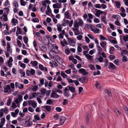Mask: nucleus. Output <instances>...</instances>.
Masks as SVG:
<instances>
[{"label":"nucleus","instance_id":"nucleus-1","mask_svg":"<svg viewBox=\"0 0 128 128\" xmlns=\"http://www.w3.org/2000/svg\"><path fill=\"white\" fill-rule=\"evenodd\" d=\"M48 50H52V52L58 54L59 52L58 47L56 44H54L50 43L48 45Z\"/></svg>","mask_w":128,"mask_h":128},{"label":"nucleus","instance_id":"nucleus-2","mask_svg":"<svg viewBox=\"0 0 128 128\" xmlns=\"http://www.w3.org/2000/svg\"><path fill=\"white\" fill-rule=\"evenodd\" d=\"M62 94V92L61 90L57 89L52 91L51 94V97L54 98H57L61 96V94Z\"/></svg>","mask_w":128,"mask_h":128},{"label":"nucleus","instance_id":"nucleus-3","mask_svg":"<svg viewBox=\"0 0 128 128\" xmlns=\"http://www.w3.org/2000/svg\"><path fill=\"white\" fill-rule=\"evenodd\" d=\"M4 92L5 93H10L12 92L10 87L9 85H7L4 87Z\"/></svg>","mask_w":128,"mask_h":128},{"label":"nucleus","instance_id":"nucleus-4","mask_svg":"<svg viewBox=\"0 0 128 128\" xmlns=\"http://www.w3.org/2000/svg\"><path fill=\"white\" fill-rule=\"evenodd\" d=\"M35 70L32 69L27 70L26 71V74L28 76L34 75L35 74Z\"/></svg>","mask_w":128,"mask_h":128},{"label":"nucleus","instance_id":"nucleus-5","mask_svg":"<svg viewBox=\"0 0 128 128\" xmlns=\"http://www.w3.org/2000/svg\"><path fill=\"white\" fill-rule=\"evenodd\" d=\"M15 85L16 88H18L20 89L23 88L24 87V86L23 84L19 83L17 82H15Z\"/></svg>","mask_w":128,"mask_h":128},{"label":"nucleus","instance_id":"nucleus-6","mask_svg":"<svg viewBox=\"0 0 128 128\" xmlns=\"http://www.w3.org/2000/svg\"><path fill=\"white\" fill-rule=\"evenodd\" d=\"M65 18L67 19L70 20L71 19L72 17L68 11H66L64 14Z\"/></svg>","mask_w":128,"mask_h":128},{"label":"nucleus","instance_id":"nucleus-7","mask_svg":"<svg viewBox=\"0 0 128 128\" xmlns=\"http://www.w3.org/2000/svg\"><path fill=\"white\" fill-rule=\"evenodd\" d=\"M104 92L105 94H107L108 97H111L112 96V93L110 89H108L106 88L104 90Z\"/></svg>","mask_w":128,"mask_h":128},{"label":"nucleus","instance_id":"nucleus-8","mask_svg":"<svg viewBox=\"0 0 128 128\" xmlns=\"http://www.w3.org/2000/svg\"><path fill=\"white\" fill-rule=\"evenodd\" d=\"M7 46L6 50L7 51L9 52L10 53H12V50L11 48L9 42H7Z\"/></svg>","mask_w":128,"mask_h":128},{"label":"nucleus","instance_id":"nucleus-9","mask_svg":"<svg viewBox=\"0 0 128 128\" xmlns=\"http://www.w3.org/2000/svg\"><path fill=\"white\" fill-rule=\"evenodd\" d=\"M28 104L29 105H31L34 108H35L37 106L36 103L33 100L28 101Z\"/></svg>","mask_w":128,"mask_h":128},{"label":"nucleus","instance_id":"nucleus-10","mask_svg":"<svg viewBox=\"0 0 128 128\" xmlns=\"http://www.w3.org/2000/svg\"><path fill=\"white\" fill-rule=\"evenodd\" d=\"M39 48L40 50L43 52H45L47 50L46 47L42 44L40 45Z\"/></svg>","mask_w":128,"mask_h":128},{"label":"nucleus","instance_id":"nucleus-11","mask_svg":"<svg viewBox=\"0 0 128 128\" xmlns=\"http://www.w3.org/2000/svg\"><path fill=\"white\" fill-rule=\"evenodd\" d=\"M30 64H31L32 66L35 67L38 66V63L36 61H31Z\"/></svg>","mask_w":128,"mask_h":128},{"label":"nucleus","instance_id":"nucleus-12","mask_svg":"<svg viewBox=\"0 0 128 128\" xmlns=\"http://www.w3.org/2000/svg\"><path fill=\"white\" fill-rule=\"evenodd\" d=\"M38 67L42 71L44 70L46 72L48 71L47 68L46 67H44L42 65L40 64L38 65Z\"/></svg>","mask_w":128,"mask_h":128},{"label":"nucleus","instance_id":"nucleus-13","mask_svg":"<svg viewBox=\"0 0 128 128\" xmlns=\"http://www.w3.org/2000/svg\"><path fill=\"white\" fill-rule=\"evenodd\" d=\"M78 28H73L72 30L74 32V35L77 36L80 34Z\"/></svg>","mask_w":128,"mask_h":128},{"label":"nucleus","instance_id":"nucleus-14","mask_svg":"<svg viewBox=\"0 0 128 128\" xmlns=\"http://www.w3.org/2000/svg\"><path fill=\"white\" fill-rule=\"evenodd\" d=\"M109 66L108 67V68L110 69H111L112 70H114L116 68V66L113 63L109 62Z\"/></svg>","mask_w":128,"mask_h":128},{"label":"nucleus","instance_id":"nucleus-15","mask_svg":"<svg viewBox=\"0 0 128 128\" xmlns=\"http://www.w3.org/2000/svg\"><path fill=\"white\" fill-rule=\"evenodd\" d=\"M13 61V60L12 57H10L9 58V60H8L7 64L8 66L10 67L12 65V62Z\"/></svg>","mask_w":128,"mask_h":128},{"label":"nucleus","instance_id":"nucleus-16","mask_svg":"<svg viewBox=\"0 0 128 128\" xmlns=\"http://www.w3.org/2000/svg\"><path fill=\"white\" fill-rule=\"evenodd\" d=\"M66 120V118L64 116H62L61 117L60 120V124L59 126H60L62 125L64 123Z\"/></svg>","mask_w":128,"mask_h":128},{"label":"nucleus","instance_id":"nucleus-17","mask_svg":"<svg viewBox=\"0 0 128 128\" xmlns=\"http://www.w3.org/2000/svg\"><path fill=\"white\" fill-rule=\"evenodd\" d=\"M68 42L69 45L71 46H74L75 45L76 42L72 40L68 39Z\"/></svg>","mask_w":128,"mask_h":128},{"label":"nucleus","instance_id":"nucleus-18","mask_svg":"<svg viewBox=\"0 0 128 128\" xmlns=\"http://www.w3.org/2000/svg\"><path fill=\"white\" fill-rule=\"evenodd\" d=\"M78 71L80 73H82L84 75L87 74H88V72H86L84 68H81Z\"/></svg>","mask_w":128,"mask_h":128},{"label":"nucleus","instance_id":"nucleus-19","mask_svg":"<svg viewBox=\"0 0 128 128\" xmlns=\"http://www.w3.org/2000/svg\"><path fill=\"white\" fill-rule=\"evenodd\" d=\"M53 7L54 8H61V4L59 3H56L53 5Z\"/></svg>","mask_w":128,"mask_h":128},{"label":"nucleus","instance_id":"nucleus-20","mask_svg":"<svg viewBox=\"0 0 128 128\" xmlns=\"http://www.w3.org/2000/svg\"><path fill=\"white\" fill-rule=\"evenodd\" d=\"M18 20L15 18H13L11 20V23L13 26H15L16 24L18 23Z\"/></svg>","mask_w":128,"mask_h":128},{"label":"nucleus","instance_id":"nucleus-21","mask_svg":"<svg viewBox=\"0 0 128 128\" xmlns=\"http://www.w3.org/2000/svg\"><path fill=\"white\" fill-rule=\"evenodd\" d=\"M79 80L82 83H84L87 81V79L86 78L82 77L79 79Z\"/></svg>","mask_w":128,"mask_h":128},{"label":"nucleus","instance_id":"nucleus-22","mask_svg":"<svg viewBox=\"0 0 128 128\" xmlns=\"http://www.w3.org/2000/svg\"><path fill=\"white\" fill-rule=\"evenodd\" d=\"M34 119L33 120L34 122H36L37 120L39 121L40 120V118L39 116L37 115L36 114L34 116Z\"/></svg>","mask_w":128,"mask_h":128},{"label":"nucleus","instance_id":"nucleus-23","mask_svg":"<svg viewBox=\"0 0 128 128\" xmlns=\"http://www.w3.org/2000/svg\"><path fill=\"white\" fill-rule=\"evenodd\" d=\"M60 43L63 47L65 46V44L66 45H68V44L67 43L66 40L64 39H63V41H61L60 42Z\"/></svg>","mask_w":128,"mask_h":128},{"label":"nucleus","instance_id":"nucleus-24","mask_svg":"<svg viewBox=\"0 0 128 128\" xmlns=\"http://www.w3.org/2000/svg\"><path fill=\"white\" fill-rule=\"evenodd\" d=\"M6 120L5 118H2L1 119L0 122V127H2L4 125Z\"/></svg>","mask_w":128,"mask_h":128},{"label":"nucleus","instance_id":"nucleus-25","mask_svg":"<svg viewBox=\"0 0 128 128\" xmlns=\"http://www.w3.org/2000/svg\"><path fill=\"white\" fill-rule=\"evenodd\" d=\"M17 30L16 32V34L18 35L19 34H22V31L21 30V29L20 28L17 26Z\"/></svg>","mask_w":128,"mask_h":128},{"label":"nucleus","instance_id":"nucleus-26","mask_svg":"<svg viewBox=\"0 0 128 128\" xmlns=\"http://www.w3.org/2000/svg\"><path fill=\"white\" fill-rule=\"evenodd\" d=\"M3 18V19L4 21L5 22L7 21L8 20V19L7 17V16L6 14L4 13L2 15V18Z\"/></svg>","mask_w":128,"mask_h":128},{"label":"nucleus","instance_id":"nucleus-27","mask_svg":"<svg viewBox=\"0 0 128 128\" xmlns=\"http://www.w3.org/2000/svg\"><path fill=\"white\" fill-rule=\"evenodd\" d=\"M18 64L19 66L23 68L24 69L26 68V65L25 64L22 63L21 61H19Z\"/></svg>","mask_w":128,"mask_h":128},{"label":"nucleus","instance_id":"nucleus-28","mask_svg":"<svg viewBox=\"0 0 128 128\" xmlns=\"http://www.w3.org/2000/svg\"><path fill=\"white\" fill-rule=\"evenodd\" d=\"M103 12L100 10H98L96 11V13L95 14V15L96 16L98 17L99 16L100 14H103Z\"/></svg>","mask_w":128,"mask_h":128},{"label":"nucleus","instance_id":"nucleus-29","mask_svg":"<svg viewBox=\"0 0 128 128\" xmlns=\"http://www.w3.org/2000/svg\"><path fill=\"white\" fill-rule=\"evenodd\" d=\"M36 92H34L32 94V96H29L28 99H32L36 97Z\"/></svg>","mask_w":128,"mask_h":128},{"label":"nucleus","instance_id":"nucleus-30","mask_svg":"<svg viewBox=\"0 0 128 128\" xmlns=\"http://www.w3.org/2000/svg\"><path fill=\"white\" fill-rule=\"evenodd\" d=\"M79 24L77 21L76 20H75L74 22V28H78L79 27Z\"/></svg>","mask_w":128,"mask_h":128},{"label":"nucleus","instance_id":"nucleus-31","mask_svg":"<svg viewBox=\"0 0 128 128\" xmlns=\"http://www.w3.org/2000/svg\"><path fill=\"white\" fill-rule=\"evenodd\" d=\"M10 2L8 0H6L4 4V6H7L8 7H10Z\"/></svg>","mask_w":128,"mask_h":128},{"label":"nucleus","instance_id":"nucleus-32","mask_svg":"<svg viewBox=\"0 0 128 128\" xmlns=\"http://www.w3.org/2000/svg\"><path fill=\"white\" fill-rule=\"evenodd\" d=\"M19 71L20 73L22 74V75L21 76V77H25V73L24 71L22 70H19Z\"/></svg>","mask_w":128,"mask_h":128},{"label":"nucleus","instance_id":"nucleus-33","mask_svg":"<svg viewBox=\"0 0 128 128\" xmlns=\"http://www.w3.org/2000/svg\"><path fill=\"white\" fill-rule=\"evenodd\" d=\"M20 93H19L18 95V98L16 99L22 101V96L21 94H20Z\"/></svg>","mask_w":128,"mask_h":128},{"label":"nucleus","instance_id":"nucleus-34","mask_svg":"<svg viewBox=\"0 0 128 128\" xmlns=\"http://www.w3.org/2000/svg\"><path fill=\"white\" fill-rule=\"evenodd\" d=\"M57 29L59 32H60L62 31V27L60 24H58L57 25Z\"/></svg>","mask_w":128,"mask_h":128},{"label":"nucleus","instance_id":"nucleus-35","mask_svg":"<svg viewBox=\"0 0 128 128\" xmlns=\"http://www.w3.org/2000/svg\"><path fill=\"white\" fill-rule=\"evenodd\" d=\"M14 102L16 103L18 107H19L20 106V103L21 101L16 99V100H14Z\"/></svg>","mask_w":128,"mask_h":128},{"label":"nucleus","instance_id":"nucleus-36","mask_svg":"<svg viewBox=\"0 0 128 128\" xmlns=\"http://www.w3.org/2000/svg\"><path fill=\"white\" fill-rule=\"evenodd\" d=\"M102 6V8H104V4H102V6H100L99 4H96L95 5V7L96 8H101Z\"/></svg>","mask_w":128,"mask_h":128},{"label":"nucleus","instance_id":"nucleus-37","mask_svg":"<svg viewBox=\"0 0 128 128\" xmlns=\"http://www.w3.org/2000/svg\"><path fill=\"white\" fill-rule=\"evenodd\" d=\"M115 4L116 5V7L118 8H120L121 5L120 2L118 1H115Z\"/></svg>","mask_w":128,"mask_h":128},{"label":"nucleus","instance_id":"nucleus-38","mask_svg":"<svg viewBox=\"0 0 128 128\" xmlns=\"http://www.w3.org/2000/svg\"><path fill=\"white\" fill-rule=\"evenodd\" d=\"M78 24L79 25L81 26H82L84 24V22L83 20L79 18L78 19Z\"/></svg>","mask_w":128,"mask_h":128},{"label":"nucleus","instance_id":"nucleus-39","mask_svg":"<svg viewBox=\"0 0 128 128\" xmlns=\"http://www.w3.org/2000/svg\"><path fill=\"white\" fill-rule=\"evenodd\" d=\"M60 74L61 76L63 78H66L67 77V76L66 75L63 71L61 72Z\"/></svg>","mask_w":128,"mask_h":128},{"label":"nucleus","instance_id":"nucleus-40","mask_svg":"<svg viewBox=\"0 0 128 128\" xmlns=\"http://www.w3.org/2000/svg\"><path fill=\"white\" fill-rule=\"evenodd\" d=\"M123 39L125 42L128 41V34H126V36H124L123 37Z\"/></svg>","mask_w":128,"mask_h":128},{"label":"nucleus","instance_id":"nucleus-41","mask_svg":"<svg viewBox=\"0 0 128 128\" xmlns=\"http://www.w3.org/2000/svg\"><path fill=\"white\" fill-rule=\"evenodd\" d=\"M123 108L126 113L128 114V109L127 106L125 105H124L123 106Z\"/></svg>","mask_w":128,"mask_h":128},{"label":"nucleus","instance_id":"nucleus-42","mask_svg":"<svg viewBox=\"0 0 128 128\" xmlns=\"http://www.w3.org/2000/svg\"><path fill=\"white\" fill-rule=\"evenodd\" d=\"M27 3V2H25L23 0H20V3L22 6H24Z\"/></svg>","mask_w":128,"mask_h":128},{"label":"nucleus","instance_id":"nucleus-43","mask_svg":"<svg viewBox=\"0 0 128 128\" xmlns=\"http://www.w3.org/2000/svg\"><path fill=\"white\" fill-rule=\"evenodd\" d=\"M69 89L70 91L72 92L73 93L75 92V88L72 86H69Z\"/></svg>","mask_w":128,"mask_h":128},{"label":"nucleus","instance_id":"nucleus-44","mask_svg":"<svg viewBox=\"0 0 128 128\" xmlns=\"http://www.w3.org/2000/svg\"><path fill=\"white\" fill-rule=\"evenodd\" d=\"M96 86L97 88H100L101 87V85L98 82L96 81Z\"/></svg>","mask_w":128,"mask_h":128},{"label":"nucleus","instance_id":"nucleus-45","mask_svg":"<svg viewBox=\"0 0 128 128\" xmlns=\"http://www.w3.org/2000/svg\"><path fill=\"white\" fill-rule=\"evenodd\" d=\"M92 30L95 33H98L100 31V30L96 28L92 29Z\"/></svg>","mask_w":128,"mask_h":128},{"label":"nucleus","instance_id":"nucleus-46","mask_svg":"<svg viewBox=\"0 0 128 128\" xmlns=\"http://www.w3.org/2000/svg\"><path fill=\"white\" fill-rule=\"evenodd\" d=\"M24 43L26 44H27L28 41V37L26 36H25L24 37Z\"/></svg>","mask_w":128,"mask_h":128},{"label":"nucleus","instance_id":"nucleus-47","mask_svg":"<svg viewBox=\"0 0 128 128\" xmlns=\"http://www.w3.org/2000/svg\"><path fill=\"white\" fill-rule=\"evenodd\" d=\"M4 115V109L2 108L0 110V118L2 117Z\"/></svg>","mask_w":128,"mask_h":128},{"label":"nucleus","instance_id":"nucleus-48","mask_svg":"<svg viewBox=\"0 0 128 128\" xmlns=\"http://www.w3.org/2000/svg\"><path fill=\"white\" fill-rule=\"evenodd\" d=\"M46 110L48 111L49 112L50 111L51 107V106H44Z\"/></svg>","mask_w":128,"mask_h":128},{"label":"nucleus","instance_id":"nucleus-49","mask_svg":"<svg viewBox=\"0 0 128 128\" xmlns=\"http://www.w3.org/2000/svg\"><path fill=\"white\" fill-rule=\"evenodd\" d=\"M112 17L117 20H118V18H120V16L119 15H114L112 16Z\"/></svg>","mask_w":128,"mask_h":128},{"label":"nucleus","instance_id":"nucleus-50","mask_svg":"<svg viewBox=\"0 0 128 128\" xmlns=\"http://www.w3.org/2000/svg\"><path fill=\"white\" fill-rule=\"evenodd\" d=\"M50 41L48 39H46L44 40V44L45 45L47 46L50 43Z\"/></svg>","mask_w":128,"mask_h":128},{"label":"nucleus","instance_id":"nucleus-51","mask_svg":"<svg viewBox=\"0 0 128 128\" xmlns=\"http://www.w3.org/2000/svg\"><path fill=\"white\" fill-rule=\"evenodd\" d=\"M115 56L114 55H110L109 58H110V60H112L115 58Z\"/></svg>","mask_w":128,"mask_h":128},{"label":"nucleus","instance_id":"nucleus-52","mask_svg":"<svg viewBox=\"0 0 128 128\" xmlns=\"http://www.w3.org/2000/svg\"><path fill=\"white\" fill-rule=\"evenodd\" d=\"M12 102V100L10 98H9L7 100V105L8 106H9Z\"/></svg>","mask_w":128,"mask_h":128},{"label":"nucleus","instance_id":"nucleus-53","mask_svg":"<svg viewBox=\"0 0 128 128\" xmlns=\"http://www.w3.org/2000/svg\"><path fill=\"white\" fill-rule=\"evenodd\" d=\"M92 56H90L89 54H87V55L86 56L87 58L89 60H91L92 59Z\"/></svg>","mask_w":128,"mask_h":128},{"label":"nucleus","instance_id":"nucleus-54","mask_svg":"<svg viewBox=\"0 0 128 128\" xmlns=\"http://www.w3.org/2000/svg\"><path fill=\"white\" fill-rule=\"evenodd\" d=\"M65 54L67 55H68L70 52V50L68 48L67 49H66L65 50Z\"/></svg>","mask_w":128,"mask_h":128},{"label":"nucleus","instance_id":"nucleus-55","mask_svg":"<svg viewBox=\"0 0 128 128\" xmlns=\"http://www.w3.org/2000/svg\"><path fill=\"white\" fill-rule=\"evenodd\" d=\"M13 4L14 6L16 8H17L18 6V3L16 1H14L13 2Z\"/></svg>","mask_w":128,"mask_h":128},{"label":"nucleus","instance_id":"nucleus-56","mask_svg":"<svg viewBox=\"0 0 128 128\" xmlns=\"http://www.w3.org/2000/svg\"><path fill=\"white\" fill-rule=\"evenodd\" d=\"M17 106V105H16V103L15 102H14L12 103V107L14 109Z\"/></svg>","mask_w":128,"mask_h":128},{"label":"nucleus","instance_id":"nucleus-57","mask_svg":"<svg viewBox=\"0 0 128 128\" xmlns=\"http://www.w3.org/2000/svg\"><path fill=\"white\" fill-rule=\"evenodd\" d=\"M9 8L7 7L4 8V10L7 14H8L9 13L10 10Z\"/></svg>","mask_w":128,"mask_h":128},{"label":"nucleus","instance_id":"nucleus-58","mask_svg":"<svg viewBox=\"0 0 128 128\" xmlns=\"http://www.w3.org/2000/svg\"><path fill=\"white\" fill-rule=\"evenodd\" d=\"M38 87L37 86H33L32 88V90L34 91H36L38 89Z\"/></svg>","mask_w":128,"mask_h":128},{"label":"nucleus","instance_id":"nucleus-59","mask_svg":"<svg viewBox=\"0 0 128 128\" xmlns=\"http://www.w3.org/2000/svg\"><path fill=\"white\" fill-rule=\"evenodd\" d=\"M17 43L19 47H21L22 44L20 41L18 40H17Z\"/></svg>","mask_w":128,"mask_h":128},{"label":"nucleus","instance_id":"nucleus-60","mask_svg":"<svg viewBox=\"0 0 128 128\" xmlns=\"http://www.w3.org/2000/svg\"><path fill=\"white\" fill-rule=\"evenodd\" d=\"M46 103L48 104H51L52 103V100L49 99L48 100L46 101Z\"/></svg>","mask_w":128,"mask_h":128},{"label":"nucleus","instance_id":"nucleus-61","mask_svg":"<svg viewBox=\"0 0 128 128\" xmlns=\"http://www.w3.org/2000/svg\"><path fill=\"white\" fill-rule=\"evenodd\" d=\"M128 60V59L126 56H124L123 57L122 61L124 62H127Z\"/></svg>","mask_w":128,"mask_h":128},{"label":"nucleus","instance_id":"nucleus-62","mask_svg":"<svg viewBox=\"0 0 128 128\" xmlns=\"http://www.w3.org/2000/svg\"><path fill=\"white\" fill-rule=\"evenodd\" d=\"M36 96L37 98H42V96L41 94L39 92H38L37 93Z\"/></svg>","mask_w":128,"mask_h":128},{"label":"nucleus","instance_id":"nucleus-63","mask_svg":"<svg viewBox=\"0 0 128 128\" xmlns=\"http://www.w3.org/2000/svg\"><path fill=\"white\" fill-rule=\"evenodd\" d=\"M30 60L27 58H26L24 59V62L26 64H28Z\"/></svg>","mask_w":128,"mask_h":128},{"label":"nucleus","instance_id":"nucleus-64","mask_svg":"<svg viewBox=\"0 0 128 128\" xmlns=\"http://www.w3.org/2000/svg\"><path fill=\"white\" fill-rule=\"evenodd\" d=\"M95 51L96 50L94 49L93 50H90L89 51V53L90 54L92 55L95 52Z\"/></svg>","mask_w":128,"mask_h":128}]
</instances>
